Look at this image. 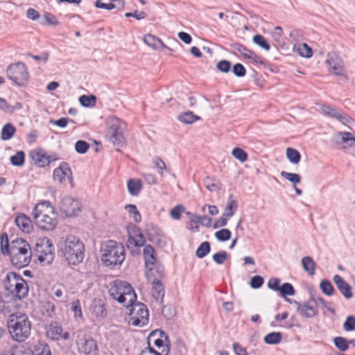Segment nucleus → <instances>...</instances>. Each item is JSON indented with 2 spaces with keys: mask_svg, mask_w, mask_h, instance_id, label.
Masks as SVG:
<instances>
[{
  "mask_svg": "<svg viewBox=\"0 0 355 355\" xmlns=\"http://www.w3.org/2000/svg\"><path fill=\"white\" fill-rule=\"evenodd\" d=\"M31 216L35 225L45 231L53 230L58 223V214L49 201L44 200L37 203L34 207Z\"/></svg>",
  "mask_w": 355,
  "mask_h": 355,
  "instance_id": "nucleus-1",
  "label": "nucleus"
},
{
  "mask_svg": "<svg viewBox=\"0 0 355 355\" xmlns=\"http://www.w3.org/2000/svg\"><path fill=\"white\" fill-rule=\"evenodd\" d=\"M101 258L103 264L114 270L119 268L125 259V250L122 243L107 240L101 245Z\"/></svg>",
  "mask_w": 355,
  "mask_h": 355,
  "instance_id": "nucleus-2",
  "label": "nucleus"
},
{
  "mask_svg": "<svg viewBox=\"0 0 355 355\" xmlns=\"http://www.w3.org/2000/svg\"><path fill=\"white\" fill-rule=\"evenodd\" d=\"M5 255H9L12 264L17 268H22L29 264L33 255V251L29 243L21 238H16L11 241L8 252Z\"/></svg>",
  "mask_w": 355,
  "mask_h": 355,
  "instance_id": "nucleus-3",
  "label": "nucleus"
},
{
  "mask_svg": "<svg viewBox=\"0 0 355 355\" xmlns=\"http://www.w3.org/2000/svg\"><path fill=\"white\" fill-rule=\"evenodd\" d=\"M7 328L12 339L24 342L31 334V324L25 314H11L7 320Z\"/></svg>",
  "mask_w": 355,
  "mask_h": 355,
  "instance_id": "nucleus-4",
  "label": "nucleus"
},
{
  "mask_svg": "<svg viewBox=\"0 0 355 355\" xmlns=\"http://www.w3.org/2000/svg\"><path fill=\"white\" fill-rule=\"evenodd\" d=\"M61 252L69 265L78 266L85 257V245L77 237L73 235L67 236Z\"/></svg>",
  "mask_w": 355,
  "mask_h": 355,
  "instance_id": "nucleus-5",
  "label": "nucleus"
},
{
  "mask_svg": "<svg viewBox=\"0 0 355 355\" xmlns=\"http://www.w3.org/2000/svg\"><path fill=\"white\" fill-rule=\"evenodd\" d=\"M109 293L123 306L133 303L137 297L132 286L127 282L116 279L110 284Z\"/></svg>",
  "mask_w": 355,
  "mask_h": 355,
  "instance_id": "nucleus-6",
  "label": "nucleus"
},
{
  "mask_svg": "<svg viewBox=\"0 0 355 355\" xmlns=\"http://www.w3.org/2000/svg\"><path fill=\"white\" fill-rule=\"evenodd\" d=\"M33 254L37 257L41 263L50 264L54 259V246L46 236L37 239Z\"/></svg>",
  "mask_w": 355,
  "mask_h": 355,
  "instance_id": "nucleus-7",
  "label": "nucleus"
},
{
  "mask_svg": "<svg viewBox=\"0 0 355 355\" xmlns=\"http://www.w3.org/2000/svg\"><path fill=\"white\" fill-rule=\"evenodd\" d=\"M129 311L132 324L135 327H143L148 322L149 313L146 305L137 302L128 304L125 306Z\"/></svg>",
  "mask_w": 355,
  "mask_h": 355,
  "instance_id": "nucleus-8",
  "label": "nucleus"
},
{
  "mask_svg": "<svg viewBox=\"0 0 355 355\" xmlns=\"http://www.w3.org/2000/svg\"><path fill=\"white\" fill-rule=\"evenodd\" d=\"M7 77L18 86L27 84L29 74L26 64L21 62L10 64L6 69Z\"/></svg>",
  "mask_w": 355,
  "mask_h": 355,
  "instance_id": "nucleus-9",
  "label": "nucleus"
},
{
  "mask_svg": "<svg viewBox=\"0 0 355 355\" xmlns=\"http://www.w3.org/2000/svg\"><path fill=\"white\" fill-rule=\"evenodd\" d=\"M76 344L80 352L85 355H98V349L96 341L83 331H77Z\"/></svg>",
  "mask_w": 355,
  "mask_h": 355,
  "instance_id": "nucleus-10",
  "label": "nucleus"
},
{
  "mask_svg": "<svg viewBox=\"0 0 355 355\" xmlns=\"http://www.w3.org/2000/svg\"><path fill=\"white\" fill-rule=\"evenodd\" d=\"M124 125V122L119 119L116 118L111 120L107 137L109 141L116 147H122L125 144V138L123 134Z\"/></svg>",
  "mask_w": 355,
  "mask_h": 355,
  "instance_id": "nucleus-11",
  "label": "nucleus"
},
{
  "mask_svg": "<svg viewBox=\"0 0 355 355\" xmlns=\"http://www.w3.org/2000/svg\"><path fill=\"white\" fill-rule=\"evenodd\" d=\"M286 301L296 306L297 311L302 318H312L317 316L319 313V309L317 304H314V296L309 297L306 301L302 303L296 300H291L286 298Z\"/></svg>",
  "mask_w": 355,
  "mask_h": 355,
  "instance_id": "nucleus-12",
  "label": "nucleus"
},
{
  "mask_svg": "<svg viewBox=\"0 0 355 355\" xmlns=\"http://www.w3.org/2000/svg\"><path fill=\"white\" fill-rule=\"evenodd\" d=\"M80 202L69 196L64 197L61 201L60 209L66 216L71 217L78 215L80 211Z\"/></svg>",
  "mask_w": 355,
  "mask_h": 355,
  "instance_id": "nucleus-13",
  "label": "nucleus"
},
{
  "mask_svg": "<svg viewBox=\"0 0 355 355\" xmlns=\"http://www.w3.org/2000/svg\"><path fill=\"white\" fill-rule=\"evenodd\" d=\"M146 230L150 241L155 243L160 248H164L166 245L164 233L157 225L153 223H148L146 226Z\"/></svg>",
  "mask_w": 355,
  "mask_h": 355,
  "instance_id": "nucleus-14",
  "label": "nucleus"
},
{
  "mask_svg": "<svg viewBox=\"0 0 355 355\" xmlns=\"http://www.w3.org/2000/svg\"><path fill=\"white\" fill-rule=\"evenodd\" d=\"M53 176L54 180L58 181L60 184H63L66 178H67L71 184V187H73L74 186L72 171L69 164L67 162H61L60 166L54 169Z\"/></svg>",
  "mask_w": 355,
  "mask_h": 355,
  "instance_id": "nucleus-15",
  "label": "nucleus"
},
{
  "mask_svg": "<svg viewBox=\"0 0 355 355\" xmlns=\"http://www.w3.org/2000/svg\"><path fill=\"white\" fill-rule=\"evenodd\" d=\"M145 267L148 271H153L157 263V254L151 245H146L143 250Z\"/></svg>",
  "mask_w": 355,
  "mask_h": 355,
  "instance_id": "nucleus-16",
  "label": "nucleus"
},
{
  "mask_svg": "<svg viewBox=\"0 0 355 355\" xmlns=\"http://www.w3.org/2000/svg\"><path fill=\"white\" fill-rule=\"evenodd\" d=\"M15 283V288L11 294L19 300L26 297L28 295V287L26 281L19 275V278Z\"/></svg>",
  "mask_w": 355,
  "mask_h": 355,
  "instance_id": "nucleus-17",
  "label": "nucleus"
},
{
  "mask_svg": "<svg viewBox=\"0 0 355 355\" xmlns=\"http://www.w3.org/2000/svg\"><path fill=\"white\" fill-rule=\"evenodd\" d=\"M157 334L159 335V337L154 340L155 345L158 348H160L162 347L164 348L166 345L168 344V347L170 348L169 338L168 335L164 332V331L162 329H155L151 331L148 336V341L156 337Z\"/></svg>",
  "mask_w": 355,
  "mask_h": 355,
  "instance_id": "nucleus-18",
  "label": "nucleus"
},
{
  "mask_svg": "<svg viewBox=\"0 0 355 355\" xmlns=\"http://www.w3.org/2000/svg\"><path fill=\"white\" fill-rule=\"evenodd\" d=\"M333 280L339 291L347 299L352 297L351 286L339 275H334Z\"/></svg>",
  "mask_w": 355,
  "mask_h": 355,
  "instance_id": "nucleus-19",
  "label": "nucleus"
},
{
  "mask_svg": "<svg viewBox=\"0 0 355 355\" xmlns=\"http://www.w3.org/2000/svg\"><path fill=\"white\" fill-rule=\"evenodd\" d=\"M320 109L324 114L336 119L344 124L350 121L351 119L348 116L341 114L336 109L331 107L329 105H322Z\"/></svg>",
  "mask_w": 355,
  "mask_h": 355,
  "instance_id": "nucleus-20",
  "label": "nucleus"
},
{
  "mask_svg": "<svg viewBox=\"0 0 355 355\" xmlns=\"http://www.w3.org/2000/svg\"><path fill=\"white\" fill-rule=\"evenodd\" d=\"M29 157L33 161V164L39 167L48 166L46 153L42 149L32 150L29 153Z\"/></svg>",
  "mask_w": 355,
  "mask_h": 355,
  "instance_id": "nucleus-21",
  "label": "nucleus"
},
{
  "mask_svg": "<svg viewBox=\"0 0 355 355\" xmlns=\"http://www.w3.org/2000/svg\"><path fill=\"white\" fill-rule=\"evenodd\" d=\"M15 224L23 232H29L32 228L31 220L26 214H20L15 218Z\"/></svg>",
  "mask_w": 355,
  "mask_h": 355,
  "instance_id": "nucleus-22",
  "label": "nucleus"
},
{
  "mask_svg": "<svg viewBox=\"0 0 355 355\" xmlns=\"http://www.w3.org/2000/svg\"><path fill=\"white\" fill-rule=\"evenodd\" d=\"M328 56L329 58L326 62L329 68V71H333L336 76H344V68L338 59L336 60H334L329 54Z\"/></svg>",
  "mask_w": 355,
  "mask_h": 355,
  "instance_id": "nucleus-23",
  "label": "nucleus"
},
{
  "mask_svg": "<svg viewBox=\"0 0 355 355\" xmlns=\"http://www.w3.org/2000/svg\"><path fill=\"white\" fill-rule=\"evenodd\" d=\"M152 285L153 297L157 300L161 299V302H163V298L165 293L164 285L162 284L161 281L157 278L153 279Z\"/></svg>",
  "mask_w": 355,
  "mask_h": 355,
  "instance_id": "nucleus-24",
  "label": "nucleus"
},
{
  "mask_svg": "<svg viewBox=\"0 0 355 355\" xmlns=\"http://www.w3.org/2000/svg\"><path fill=\"white\" fill-rule=\"evenodd\" d=\"M144 42L148 46L153 49H157L160 46L162 48L169 49V48L166 45H165L164 43L159 38L155 37L152 34H146L144 36Z\"/></svg>",
  "mask_w": 355,
  "mask_h": 355,
  "instance_id": "nucleus-25",
  "label": "nucleus"
},
{
  "mask_svg": "<svg viewBox=\"0 0 355 355\" xmlns=\"http://www.w3.org/2000/svg\"><path fill=\"white\" fill-rule=\"evenodd\" d=\"M31 352L32 355H51L50 347L45 343L38 342L33 345Z\"/></svg>",
  "mask_w": 355,
  "mask_h": 355,
  "instance_id": "nucleus-26",
  "label": "nucleus"
},
{
  "mask_svg": "<svg viewBox=\"0 0 355 355\" xmlns=\"http://www.w3.org/2000/svg\"><path fill=\"white\" fill-rule=\"evenodd\" d=\"M127 187L130 194L132 196H137L141 190L142 183L139 179H129Z\"/></svg>",
  "mask_w": 355,
  "mask_h": 355,
  "instance_id": "nucleus-27",
  "label": "nucleus"
},
{
  "mask_svg": "<svg viewBox=\"0 0 355 355\" xmlns=\"http://www.w3.org/2000/svg\"><path fill=\"white\" fill-rule=\"evenodd\" d=\"M62 332V326L57 322H51L47 331V336L52 340H59Z\"/></svg>",
  "mask_w": 355,
  "mask_h": 355,
  "instance_id": "nucleus-28",
  "label": "nucleus"
},
{
  "mask_svg": "<svg viewBox=\"0 0 355 355\" xmlns=\"http://www.w3.org/2000/svg\"><path fill=\"white\" fill-rule=\"evenodd\" d=\"M19 278V274L15 272H9L7 273L4 280H3V286L6 291L12 293V291L15 288V283L16 280Z\"/></svg>",
  "mask_w": 355,
  "mask_h": 355,
  "instance_id": "nucleus-29",
  "label": "nucleus"
},
{
  "mask_svg": "<svg viewBox=\"0 0 355 355\" xmlns=\"http://www.w3.org/2000/svg\"><path fill=\"white\" fill-rule=\"evenodd\" d=\"M238 209V202L232 198V196H230L226 204L224 211V216L227 218H231L234 216Z\"/></svg>",
  "mask_w": 355,
  "mask_h": 355,
  "instance_id": "nucleus-30",
  "label": "nucleus"
},
{
  "mask_svg": "<svg viewBox=\"0 0 355 355\" xmlns=\"http://www.w3.org/2000/svg\"><path fill=\"white\" fill-rule=\"evenodd\" d=\"M16 128L10 123H6L1 132V139L3 141L10 139L16 132Z\"/></svg>",
  "mask_w": 355,
  "mask_h": 355,
  "instance_id": "nucleus-31",
  "label": "nucleus"
},
{
  "mask_svg": "<svg viewBox=\"0 0 355 355\" xmlns=\"http://www.w3.org/2000/svg\"><path fill=\"white\" fill-rule=\"evenodd\" d=\"M145 236L138 230L135 236L129 235L128 239V246L133 245L135 247L144 246L146 243Z\"/></svg>",
  "mask_w": 355,
  "mask_h": 355,
  "instance_id": "nucleus-32",
  "label": "nucleus"
},
{
  "mask_svg": "<svg viewBox=\"0 0 355 355\" xmlns=\"http://www.w3.org/2000/svg\"><path fill=\"white\" fill-rule=\"evenodd\" d=\"M178 119L182 123L191 124L200 119V117L194 114L191 111H187L178 115Z\"/></svg>",
  "mask_w": 355,
  "mask_h": 355,
  "instance_id": "nucleus-33",
  "label": "nucleus"
},
{
  "mask_svg": "<svg viewBox=\"0 0 355 355\" xmlns=\"http://www.w3.org/2000/svg\"><path fill=\"white\" fill-rule=\"evenodd\" d=\"M302 265L304 270L307 272L309 275H313L316 264L313 259L309 256L304 257L302 259Z\"/></svg>",
  "mask_w": 355,
  "mask_h": 355,
  "instance_id": "nucleus-34",
  "label": "nucleus"
},
{
  "mask_svg": "<svg viewBox=\"0 0 355 355\" xmlns=\"http://www.w3.org/2000/svg\"><path fill=\"white\" fill-rule=\"evenodd\" d=\"M282 340V334L281 332L273 331L268 334L263 338V340L268 345H277L281 343Z\"/></svg>",
  "mask_w": 355,
  "mask_h": 355,
  "instance_id": "nucleus-35",
  "label": "nucleus"
},
{
  "mask_svg": "<svg viewBox=\"0 0 355 355\" xmlns=\"http://www.w3.org/2000/svg\"><path fill=\"white\" fill-rule=\"evenodd\" d=\"M286 154L287 159L292 164H297L300 162L301 155L297 150L293 148H288Z\"/></svg>",
  "mask_w": 355,
  "mask_h": 355,
  "instance_id": "nucleus-36",
  "label": "nucleus"
},
{
  "mask_svg": "<svg viewBox=\"0 0 355 355\" xmlns=\"http://www.w3.org/2000/svg\"><path fill=\"white\" fill-rule=\"evenodd\" d=\"M10 163L15 166H21L25 162V153L23 150L17 151L10 157Z\"/></svg>",
  "mask_w": 355,
  "mask_h": 355,
  "instance_id": "nucleus-37",
  "label": "nucleus"
},
{
  "mask_svg": "<svg viewBox=\"0 0 355 355\" xmlns=\"http://www.w3.org/2000/svg\"><path fill=\"white\" fill-rule=\"evenodd\" d=\"M211 250V245L209 242H202L196 251V256L200 259L204 258L207 256Z\"/></svg>",
  "mask_w": 355,
  "mask_h": 355,
  "instance_id": "nucleus-38",
  "label": "nucleus"
},
{
  "mask_svg": "<svg viewBox=\"0 0 355 355\" xmlns=\"http://www.w3.org/2000/svg\"><path fill=\"white\" fill-rule=\"evenodd\" d=\"M96 101V97L94 95H82L79 97L80 105L85 107L94 106Z\"/></svg>",
  "mask_w": 355,
  "mask_h": 355,
  "instance_id": "nucleus-39",
  "label": "nucleus"
},
{
  "mask_svg": "<svg viewBox=\"0 0 355 355\" xmlns=\"http://www.w3.org/2000/svg\"><path fill=\"white\" fill-rule=\"evenodd\" d=\"M279 291L281 295L284 297L286 296H293L295 293V291L293 285L290 283L286 282L280 286Z\"/></svg>",
  "mask_w": 355,
  "mask_h": 355,
  "instance_id": "nucleus-40",
  "label": "nucleus"
},
{
  "mask_svg": "<svg viewBox=\"0 0 355 355\" xmlns=\"http://www.w3.org/2000/svg\"><path fill=\"white\" fill-rule=\"evenodd\" d=\"M232 49L239 53L245 59H248L252 51L247 49L244 45L239 43H234L231 45Z\"/></svg>",
  "mask_w": 355,
  "mask_h": 355,
  "instance_id": "nucleus-41",
  "label": "nucleus"
},
{
  "mask_svg": "<svg viewBox=\"0 0 355 355\" xmlns=\"http://www.w3.org/2000/svg\"><path fill=\"white\" fill-rule=\"evenodd\" d=\"M252 41L254 44L259 46L266 51H269L270 49V44L268 42L266 38L261 35L257 34L254 35Z\"/></svg>",
  "mask_w": 355,
  "mask_h": 355,
  "instance_id": "nucleus-42",
  "label": "nucleus"
},
{
  "mask_svg": "<svg viewBox=\"0 0 355 355\" xmlns=\"http://www.w3.org/2000/svg\"><path fill=\"white\" fill-rule=\"evenodd\" d=\"M320 288L324 294L329 296L332 295L335 292L333 285L327 279H323L320 282Z\"/></svg>",
  "mask_w": 355,
  "mask_h": 355,
  "instance_id": "nucleus-43",
  "label": "nucleus"
},
{
  "mask_svg": "<svg viewBox=\"0 0 355 355\" xmlns=\"http://www.w3.org/2000/svg\"><path fill=\"white\" fill-rule=\"evenodd\" d=\"M281 176L291 182L293 185L299 184L302 179L301 176L297 173H288L284 171L281 172Z\"/></svg>",
  "mask_w": 355,
  "mask_h": 355,
  "instance_id": "nucleus-44",
  "label": "nucleus"
},
{
  "mask_svg": "<svg viewBox=\"0 0 355 355\" xmlns=\"http://www.w3.org/2000/svg\"><path fill=\"white\" fill-rule=\"evenodd\" d=\"M125 209L129 213L130 216L133 218L135 223H139L141 220V216L136 205H128L125 206Z\"/></svg>",
  "mask_w": 355,
  "mask_h": 355,
  "instance_id": "nucleus-45",
  "label": "nucleus"
},
{
  "mask_svg": "<svg viewBox=\"0 0 355 355\" xmlns=\"http://www.w3.org/2000/svg\"><path fill=\"white\" fill-rule=\"evenodd\" d=\"M232 155L234 158L241 162H244L248 159V153L241 148L236 147L232 150Z\"/></svg>",
  "mask_w": 355,
  "mask_h": 355,
  "instance_id": "nucleus-46",
  "label": "nucleus"
},
{
  "mask_svg": "<svg viewBox=\"0 0 355 355\" xmlns=\"http://www.w3.org/2000/svg\"><path fill=\"white\" fill-rule=\"evenodd\" d=\"M334 343L335 346L339 349L341 352H345L349 348V343L346 338L338 336L334 339Z\"/></svg>",
  "mask_w": 355,
  "mask_h": 355,
  "instance_id": "nucleus-47",
  "label": "nucleus"
},
{
  "mask_svg": "<svg viewBox=\"0 0 355 355\" xmlns=\"http://www.w3.org/2000/svg\"><path fill=\"white\" fill-rule=\"evenodd\" d=\"M339 135H341V141L343 143L347 144L349 146H355V136L351 132H340Z\"/></svg>",
  "mask_w": 355,
  "mask_h": 355,
  "instance_id": "nucleus-48",
  "label": "nucleus"
},
{
  "mask_svg": "<svg viewBox=\"0 0 355 355\" xmlns=\"http://www.w3.org/2000/svg\"><path fill=\"white\" fill-rule=\"evenodd\" d=\"M214 235L217 240L224 242L230 239L232 233L230 230L224 228L217 231Z\"/></svg>",
  "mask_w": 355,
  "mask_h": 355,
  "instance_id": "nucleus-49",
  "label": "nucleus"
},
{
  "mask_svg": "<svg viewBox=\"0 0 355 355\" xmlns=\"http://www.w3.org/2000/svg\"><path fill=\"white\" fill-rule=\"evenodd\" d=\"M43 309L44 311V314H45L49 318H53L55 315V306L53 302H46L43 306Z\"/></svg>",
  "mask_w": 355,
  "mask_h": 355,
  "instance_id": "nucleus-50",
  "label": "nucleus"
},
{
  "mask_svg": "<svg viewBox=\"0 0 355 355\" xmlns=\"http://www.w3.org/2000/svg\"><path fill=\"white\" fill-rule=\"evenodd\" d=\"M153 163L158 170V173L162 175H164V171H166V166L164 162L159 157H155L153 159Z\"/></svg>",
  "mask_w": 355,
  "mask_h": 355,
  "instance_id": "nucleus-51",
  "label": "nucleus"
},
{
  "mask_svg": "<svg viewBox=\"0 0 355 355\" xmlns=\"http://www.w3.org/2000/svg\"><path fill=\"white\" fill-rule=\"evenodd\" d=\"M314 300H315V302H314L315 304L318 305V304L319 303L322 305V306L323 308H325L331 313H332V314L335 313V309L331 306V305H333L332 302H327L321 297L314 296Z\"/></svg>",
  "mask_w": 355,
  "mask_h": 355,
  "instance_id": "nucleus-52",
  "label": "nucleus"
},
{
  "mask_svg": "<svg viewBox=\"0 0 355 355\" xmlns=\"http://www.w3.org/2000/svg\"><path fill=\"white\" fill-rule=\"evenodd\" d=\"M298 52L301 56L306 58H309L313 55L312 49L306 43L300 45Z\"/></svg>",
  "mask_w": 355,
  "mask_h": 355,
  "instance_id": "nucleus-53",
  "label": "nucleus"
},
{
  "mask_svg": "<svg viewBox=\"0 0 355 355\" xmlns=\"http://www.w3.org/2000/svg\"><path fill=\"white\" fill-rule=\"evenodd\" d=\"M1 252L3 254H6V252H8V248L10 247L9 244L8 237L6 232H3L1 234Z\"/></svg>",
  "mask_w": 355,
  "mask_h": 355,
  "instance_id": "nucleus-54",
  "label": "nucleus"
},
{
  "mask_svg": "<svg viewBox=\"0 0 355 355\" xmlns=\"http://www.w3.org/2000/svg\"><path fill=\"white\" fill-rule=\"evenodd\" d=\"M89 148V144L83 140H78L75 144V149L78 153L85 154Z\"/></svg>",
  "mask_w": 355,
  "mask_h": 355,
  "instance_id": "nucleus-55",
  "label": "nucleus"
},
{
  "mask_svg": "<svg viewBox=\"0 0 355 355\" xmlns=\"http://www.w3.org/2000/svg\"><path fill=\"white\" fill-rule=\"evenodd\" d=\"M343 329L346 331H352L355 330V317L349 315L347 317L344 324Z\"/></svg>",
  "mask_w": 355,
  "mask_h": 355,
  "instance_id": "nucleus-56",
  "label": "nucleus"
},
{
  "mask_svg": "<svg viewBox=\"0 0 355 355\" xmlns=\"http://www.w3.org/2000/svg\"><path fill=\"white\" fill-rule=\"evenodd\" d=\"M185 211V208L182 205L175 206L171 211V216L175 220H180L181 218V214Z\"/></svg>",
  "mask_w": 355,
  "mask_h": 355,
  "instance_id": "nucleus-57",
  "label": "nucleus"
},
{
  "mask_svg": "<svg viewBox=\"0 0 355 355\" xmlns=\"http://www.w3.org/2000/svg\"><path fill=\"white\" fill-rule=\"evenodd\" d=\"M231 62L226 60L219 61L216 64V69L223 73H228L231 69Z\"/></svg>",
  "mask_w": 355,
  "mask_h": 355,
  "instance_id": "nucleus-58",
  "label": "nucleus"
},
{
  "mask_svg": "<svg viewBox=\"0 0 355 355\" xmlns=\"http://www.w3.org/2000/svg\"><path fill=\"white\" fill-rule=\"evenodd\" d=\"M264 283V279L260 275H254L250 279V285L254 289L259 288Z\"/></svg>",
  "mask_w": 355,
  "mask_h": 355,
  "instance_id": "nucleus-59",
  "label": "nucleus"
},
{
  "mask_svg": "<svg viewBox=\"0 0 355 355\" xmlns=\"http://www.w3.org/2000/svg\"><path fill=\"white\" fill-rule=\"evenodd\" d=\"M232 72L236 76L241 78L245 76L246 70L242 64L236 63L232 67Z\"/></svg>",
  "mask_w": 355,
  "mask_h": 355,
  "instance_id": "nucleus-60",
  "label": "nucleus"
},
{
  "mask_svg": "<svg viewBox=\"0 0 355 355\" xmlns=\"http://www.w3.org/2000/svg\"><path fill=\"white\" fill-rule=\"evenodd\" d=\"M212 257L213 260L217 264H222L227 259V253L224 250L220 251L219 252L215 253Z\"/></svg>",
  "mask_w": 355,
  "mask_h": 355,
  "instance_id": "nucleus-61",
  "label": "nucleus"
},
{
  "mask_svg": "<svg viewBox=\"0 0 355 355\" xmlns=\"http://www.w3.org/2000/svg\"><path fill=\"white\" fill-rule=\"evenodd\" d=\"M280 279L276 277L270 278L268 282V287L275 291H278L280 288Z\"/></svg>",
  "mask_w": 355,
  "mask_h": 355,
  "instance_id": "nucleus-62",
  "label": "nucleus"
},
{
  "mask_svg": "<svg viewBox=\"0 0 355 355\" xmlns=\"http://www.w3.org/2000/svg\"><path fill=\"white\" fill-rule=\"evenodd\" d=\"M44 18L49 25L58 26L59 24V21H58L56 17L51 12H45L44 15Z\"/></svg>",
  "mask_w": 355,
  "mask_h": 355,
  "instance_id": "nucleus-63",
  "label": "nucleus"
},
{
  "mask_svg": "<svg viewBox=\"0 0 355 355\" xmlns=\"http://www.w3.org/2000/svg\"><path fill=\"white\" fill-rule=\"evenodd\" d=\"M71 310L74 313V316L82 317L81 306L79 300L71 302Z\"/></svg>",
  "mask_w": 355,
  "mask_h": 355,
  "instance_id": "nucleus-64",
  "label": "nucleus"
}]
</instances>
